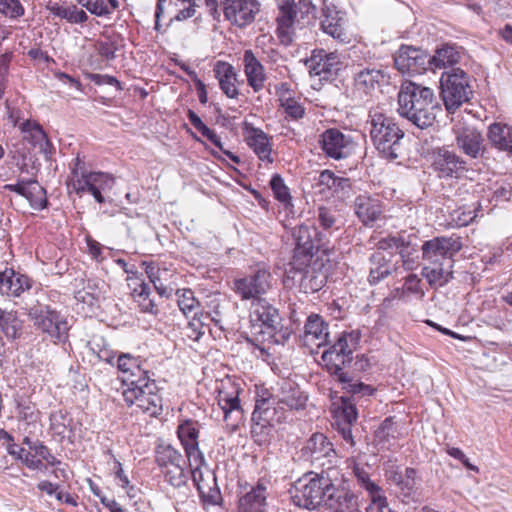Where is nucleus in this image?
I'll use <instances>...</instances> for the list:
<instances>
[{
	"mask_svg": "<svg viewBox=\"0 0 512 512\" xmlns=\"http://www.w3.org/2000/svg\"><path fill=\"white\" fill-rule=\"evenodd\" d=\"M397 65L412 69L417 65L424 64L422 51L413 47L402 46L398 56L395 59Z\"/></svg>",
	"mask_w": 512,
	"mask_h": 512,
	"instance_id": "49530a36",
	"label": "nucleus"
},
{
	"mask_svg": "<svg viewBox=\"0 0 512 512\" xmlns=\"http://www.w3.org/2000/svg\"><path fill=\"white\" fill-rule=\"evenodd\" d=\"M434 172L440 179H460L468 171L467 161L448 147H438L432 153Z\"/></svg>",
	"mask_w": 512,
	"mask_h": 512,
	"instance_id": "f8f14e48",
	"label": "nucleus"
},
{
	"mask_svg": "<svg viewBox=\"0 0 512 512\" xmlns=\"http://www.w3.org/2000/svg\"><path fill=\"white\" fill-rule=\"evenodd\" d=\"M155 459L157 464L163 469L176 462H183V456L171 445H160L156 449Z\"/></svg>",
	"mask_w": 512,
	"mask_h": 512,
	"instance_id": "8fccbe9b",
	"label": "nucleus"
},
{
	"mask_svg": "<svg viewBox=\"0 0 512 512\" xmlns=\"http://www.w3.org/2000/svg\"><path fill=\"white\" fill-rule=\"evenodd\" d=\"M20 128L24 133V139L31 142L34 146L38 145L47 136L42 126L33 120L25 121Z\"/></svg>",
	"mask_w": 512,
	"mask_h": 512,
	"instance_id": "3c124183",
	"label": "nucleus"
},
{
	"mask_svg": "<svg viewBox=\"0 0 512 512\" xmlns=\"http://www.w3.org/2000/svg\"><path fill=\"white\" fill-rule=\"evenodd\" d=\"M281 107L284 109L286 114V118H290L292 120H298L304 117L305 108L302 104L293 97L282 98Z\"/></svg>",
	"mask_w": 512,
	"mask_h": 512,
	"instance_id": "13d9d810",
	"label": "nucleus"
},
{
	"mask_svg": "<svg viewBox=\"0 0 512 512\" xmlns=\"http://www.w3.org/2000/svg\"><path fill=\"white\" fill-rule=\"evenodd\" d=\"M218 404L221 407L225 420L228 419L229 415L236 412L241 415V406L238 395L228 394L227 392L220 391L218 396Z\"/></svg>",
	"mask_w": 512,
	"mask_h": 512,
	"instance_id": "864d4df0",
	"label": "nucleus"
},
{
	"mask_svg": "<svg viewBox=\"0 0 512 512\" xmlns=\"http://www.w3.org/2000/svg\"><path fill=\"white\" fill-rule=\"evenodd\" d=\"M113 184L114 179L111 175L103 172H93L81 179H74L71 187L78 196L81 197L84 193H90L96 202L102 204L106 201L102 191L111 189Z\"/></svg>",
	"mask_w": 512,
	"mask_h": 512,
	"instance_id": "f3484780",
	"label": "nucleus"
},
{
	"mask_svg": "<svg viewBox=\"0 0 512 512\" xmlns=\"http://www.w3.org/2000/svg\"><path fill=\"white\" fill-rule=\"evenodd\" d=\"M177 434L184 448L199 444V429L197 422H194L192 420L184 421L182 424L178 426Z\"/></svg>",
	"mask_w": 512,
	"mask_h": 512,
	"instance_id": "de8ad7c7",
	"label": "nucleus"
},
{
	"mask_svg": "<svg viewBox=\"0 0 512 512\" xmlns=\"http://www.w3.org/2000/svg\"><path fill=\"white\" fill-rule=\"evenodd\" d=\"M24 198L29 201L30 206L35 210H43L48 204L46 191L37 183L36 180H32L31 184L27 188Z\"/></svg>",
	"mask_w": 512,
	"mask_h": 512,
	"instance_id": "09e8293b",
	"label": "nucleus"
},
{
	"mask_svg": "<svg viewBox=\"0 0 512 512\" xmlns=\"http://www.w3.org/2000/svg\"><path fill=\"white\" fill-rule=\"evenodd\" d=\"M302 451L304 455L309 456L313 461H319L322 458H329L335 455L333 444L322 433H314Z\"/></svg>",
	"mask_w": 512,
	"mask_h": 512,
	"instance_id": "72a5a7b5",
	"label": "nucleus"
},
{
	"mask_svg": "<svg viewBox=\"0 0 512 512\" xmlns=\"http://www.w3.org/2000/svg\"><path fill=\"white\" fill-rule=\"evenodd\" d=\"M463 244L459 236H440L425 241L422 245L423 260L436 262L453 261L454 256L462 249Z\"/></svg>",
	"mask_w": 512,
	"mask_h": 512,
	"instance_id": "4468645a",
	"label": "nucleus"
},
{
	"mask_svg": "<svg viewBox=\"0 0 512 512\" xmlns=\"http://www.w3.org/2000/svg\"><path fill=\"white\" fill-rule=\"evenodd\" d=\"M71 421L67 412L64 410H57L50 414V428L57 436H65Z\"/></svg>",
	"mask_w": 512,
	"mask_h": 512,
	"instance_id": "5fc2aeb1",
	"label": "nucleus"
},
{
	"mask_svg": "<svg viewBox=\"0 0 512 512\" xmlns=\"http://www.w3.org/2000/svg\"><path fill=\"white\" fill-rule=\"evenodd\" d=\"M359 341V332H344L323 352L321 358L330 375L335 377L345 393L362 398L372 396L376 389L360 381L349 370H345L351 366V354L357 349Z\"/></svg>",
	"mask_w": 512,
	"mask_h": 512,
	"instance_id": "f257e3e1",
	"label": "nucleus"
},
{
	"mask_svg": "<svg viewBox=\"0 0 512 512\" xmlns=\"http://www.w3.org/2000/svg\"><path fill=\"white\" fill-rule=\"evenodd\" d=\"M386 476L404 496H411L415 492L417 471L414 468L407 467L404 472H401L398 467H391L386 472Z\"/></svg>",
	"mask_w": 512,
	"mask_h": 512,
	"instance_id": "f704fd0d",
	"label": "nucleus"
},
{
	"mask_svg": "<svg viewBox=\"0 0 512 512\" xmlns=\"http://www.w3.org/2000/svg\"><path fill=\"white\" fill-rule=\"evenodd\" d=\"M184 450L191 469L201 468L205 464V458L199 449V444L185 447Z\"/></svg>",
	"mask_w": 512,
	"mask_h": 512,
	"instance_id": "0e129e2a",
	"label": "nucleus"
},
{
	"mask_svg": "<svg viewBox=\"0 0 512 512\" xmlns=\"http://www.w3.org/2000/svg\"><path fill=\"white\" fill-rule=\"evenodd\" d=\"M80 3L90 13H92L96 16L110 15L109 10L107 8V3L105 0H80Z\"/></svg>",
	"mask_w": 512,
	"mask_h": 512,
	"instance_id": "774afa93",
	"label": "nucleus"
},
{
	"mask_svg": "<svg viewBox=\"0 0 512 512\" xmlns=\"http://www.w3.org/2000/svg\"><path fill=\"white\" fill-rule=\"evenodd\" d=\"M25 9L19 0H0V13L11 19L24 15Z\"/></svg>",
	"mask_w": 512,
	"mask_h": 512,
	"instance_id": "bf43d9fd",
	"label": "nucleus"
},
{
	"mask_svg": "<svg viewBox=\"0 0 512 512\" xmlns=\"http://www.w3.org/2000/svg\"><path fill=\"white\" fill-rule=\"evenodd\" d=\"M384 70L366 67L357 72L354 76V87L356 91L370 95L376 88L385 81Z\"/></svg>",
	"mask_w": 512,
	"mask_h": 512,
	"instance_id": "cd10ccee",
	"label": "nucleus"
},
{
	"mask_svg": "<svg viewBox=\"0 0 512 512\" xmlns=\"http://www.w3.org/2000/svg\"><path fill=\"white\" fill-rule=\"evenodd\" d=\"M261 5L257 0H224L223 13L231 24L244 28L254 22Z\"/></svg>",
	"mask_w": 512,
	"mask_h": 512,
	"instance_id": "dca6fc26",
	"label": "nucleus"
},
{
	"mask_svg": "<svg viewBox=\"0 0 512 512\" xmlns=\"http://www.w3.org/2000/svg\"><path fill=\"white\" fill-rule=\"evenodd\" d=\"M23 323L15 311L0 308V329L11 340L17 339L22 333Z\"/></svg>",
	"mask_w": 512,
	"mask_h": 512,
	"instance_id": "a19ab883",
	"label": "nucleus"
},
{
	"mask_svg": "<svg viewBox=\"0 0 512 512\" xmlns=\"http://www.w3.org/2000/svg\"><path fill=\"white\" fill-rule=\"evenodd\" d=\"M245 140L247 145L258 156L259 160L269 164L273 162V158L271 157L272 146L268 135L264 133L263 130L246 124Z\"/></svg>",
	"mask_w": 512,
	"mask_h": 512,
	"instance_id": "5701e85b",
	"label": "nucleus"
},
{
	"mask_svg": "<svg viewBox=\"0 0 512 512\" xmlns=\"http://www.w3.org/2000/svg\"><path fill=\"white\" fill-rule=\"evenodd\" d=\"M487 138L493 148L512 156V126L494 122L488 127Z\"/></svg>",
	"mask_w": 512,
	"mask_h": 512,
	"instance_id": "c85d7f7f",
	"label": "nucleus"
},
{
	"mask_svg": "<svg viewBox=\"0 0 512 512\" xmlns=\"http://www.w3.org/2000/svg\"><path fill=\"white\" fill-rule=\"evenodd\" d=\"M127 281L131 295L138 303L141 312L157 315L159 311L158 305L150 298L149 285L140 276H128Z\"/></svg>",
	"mask_w": 512,
	"mask_h": 512,
	"instance_id": "4be33fe9",
	"label": "nucleus"
},
{
	"mask_svg": "<svg viewBox=\"0 0 512 512\" xmlns=\"http://www.w3.org/2000/svg\"><path fill=\"white\" fill-rule=\"evenodd\" d=\"M441 97L446 110L455 112L462 104L468 102L473 90L469 83V77L460 68H452L442 74L440 79Z\"/></svg>",
	"mask_w": 512,
	"mask_h": 512,
	"instance_id": "0eeeda50",
	"label": "nucleus"
},
{
	"mask_svg": "<svg viewBox=\"0 0 512 512\" xmlns=\"http://www.w3.org/2000/svg\"><path fill=\"white\" fill-rule=\"evenodd\" d=\"M272 284L273 277L270 271L264 266L257 265L249 274L234 279L232 289L241 300L253 302L264 299L262 296L272 288Z\"/></svg>",
	"mask_w": 512,
	"mask_h": 512,
	"instance_id": "9d476101",
	"label": "nucleus"
},
{
	"mask_svg": "<svg viewBox=\"0 0 512 512\" xmlns=\"http://www.w3.org/2000/svg\"><path fill=\"white\" fill-rule=\"evenodd\" d=\"M276 32L303 29L309 22L314 6L310 0H277Z\"/></svg>",
	"mask_w": 512,
	"mask_h": 512,
	"instance_id": "9b49d317",
	"label": "nucleus"
},
{
	"mask_svg": "<svg viewBox=\"0 0 512 512\" xmlns=\"http://www.w3.org/2000/svg\"><path fill=\"white\" fill-rule=\"evenodd\" d=\"M353 474L361 488L367 491L368 495L378 493L382 488L370 479L368 471L359 464H354Z\"/></svg>",
	"mask_w": 512,
	"mask_h": 512,
	"instance_id": "6e6d98bb",
	"label": "nucleus"
},
{
	"mask_svg": "<svg viewBox=\"0 0 512 512\" xmlns=\"http://www.w3.org/2000/svg\"><path fill=\"white\" fill-rule=\"evenodd\" d=\"M27 309L34 326L45 333L54 343H64L68 339L69 325L64 316L42 304L39 300Z\"/></svg>",
	"mask_w": 512,
	"mask_h": 512,
	"instance_id": "6e6552de",
	"label": "nucleus"
},
{
	"mask_svg": "<svg viewBox=\"0 0 512 512\" xmlns=\"http://www.w3.org/2000/svg\"><path fill=\"white\" fill-rule=\"evenodd\" d=\"M276 398L279 404L289 409H304L308 396L302 391L297 383L291 380H283L279 386Z\"/></svg>",
	"mask_w": 512,
	"mask_h": 512,
	"instance_id": "b1692460",
	"label": "nucleus"
},
{
	"mask_svg": "<svg viewBox=\"0 0 512 512\" xmlns=\"http://www.w3.org/2000/svg\"><path fill=\"white\" fill-rule=\"evenodd\" d=\"M275 415V408L271 406L269 399H258L255 403V408L252 413V421L261 428L271 425Z\"/></svg>",
	"mask_w": 512,
	"mask_h": 512,
	"instance_id": "c03bdc74",
	"label": "nucleus"
},
{
	"mask_svg": "<svg viewBox=\"0 0 512 512\" xmlns=\"http://www.w3.org/2000/svg\"><path fill=\"white\" fill-rule=\"evenodd\" d=\"M370 260V272L368 276V282L371 285H376L386 277H388L393 271L396 270L398 261L392 262V255L389 253L386 255L381 251H375L369 258Z\"/></svg>",
	"mask_w": 512,
	"mask_h": 512,
	"instance_id": "393cba45",
	"label": "nucleus"
},
{
	"mask_svg": "<svg viewBox=\"0 0 512 512\" xmlns=\"http://www.w3.org/2000/svg\"><path fill=\"white\" fill-rule=\"evenodd\" d=\"M376 246V251H381L386 255L390 253L392 255V258L394 257L393 251L398 252L403 263L405 262L404 257L409 253L408 243H406L403 238L397 236H388L381 238L377 242Z\"/></svg>",
	"mask_w": 512,
	"mask_h": 512,
	"instance_id": "79ce46f5",
	"label": "nucleus"
},
{
	"mask_svg": "<svg viewBox=\"0 0 512 512\" xmlns=\"http://www.w3.org/2000/svg\"><path fill=\"white\" fill-rule=\"evenodd\" d=\"M176 295L178 307L186 317L198 315L200 305L191 289H178Z\"/></svg>",
	"mask_w": 512,
	"mask_h": 512,
	"instance_id": "a18cd8bd",
	"label": "nucleus"
},
{
	"mask_svg": "<svg viewBox=\"0 0 512 512\" xmlns=\"http://www.w3.org/2000/svg\"><path fill=\"white\" fill-rule=\"evenodd\" d=\"M193 482L197 486L200 497L204 502L216 504L220 496L216 487V477L211 471H207L208 481L205 480L201 468L191 469Z\"/></svg>",
	"mask_w": 512,
	"mask_h": 512,
	"instance_id": "2f4dec72",
	"label": "nucleus"
},
{
	"mask_svg": "<svg viewBox=\"0 0 512 512\" xmlns=\"http://www.w3.org/2000/svg\"><path fill=\"white\" fill-rule=\"evenodd\" d=\"M305 342L317 347L329 343L328 324L318 314H311L305 323Z\"/></svg>",
	"mask_w": 512,
	"mask_h": 512,
	"instance_id": "7c9ffc66",
	"label": "nucleus"
},
{
	"mask_svg": "<svg viewBox=\"0 0 512 512\" xmlns=\"http://www.w3.org/2000/svg\"><path fill=\"white\" fill-rule=\"evenodd\" d=\"M455 145L469 159H483L487 147L482 133L472 126L455 125L453 127Z\"/></svg>",
	"mask_w": 512,
	"mask_h": 512,
	"instance_id": "ddd939ff",
	"label": "nucleus"
},
{
	"mask_svg": "<svg viewBox=\"0 0 512 512\" xmlns=\"http://www.w3.org/2000/svg\"><path fill=\"white\" fill-rule=\"evenodd\" d=\"M184 463L185 461L183 460V462H176L162 469L166 481L174 487H180L186 483Z\"/></svg>",
	"mask_w": 512,
	"mask_h": 512,
	"instance_id": "603ef678",
	"label": "nucleus"
},
{
	"mask_svg": "<svg viewBox=\"0 0 512 512\" xmlns=\"http://www.w3.org/2000/svg\"><path fill=\"white\" fill-rule=\"evenodd\" d=\"M317 219L320 227L324 230L334 228L337 223L335 213L331 209L323 206L318 209Z\"/></svg>",
	"mask_w": 512,
	"mask_h": 512,
	"instance_id": "338daca9",
	"label": "nucleus"
},
{
	"mask_svg": "<svg viewBox=\"0 0 512 512\" xmlns=\"http://www.w3.org/2000/svg\"><path fill=\"white\" fill-rule=\"evenodd\" d=\"M270 186L275 198L278 201H280L284 205L290 204L291 195L289 189L285 185L283 178L279 174H275L272 176L270 180Z\"/></svg>",
	"mask_w": 512,
	"mask_h": 512,
	"instance_id": "4d7b16f0",
	"label": "nucleus"
},
{
	"mask_svg": "<svg viewBox=\"0 0 512 512\" xmlns=\"http://www.w3.org/2000/svg\"><path fill=\"white\" fill-rule=\"evenodd\" d=\"M31 287L30 280L19 273L10 271L0 273V292L8 296H19L22 292Z\"/></svg>",
	"mask_w": 512,
	"mask_h": 512,
	"instance_id": "e433bc0d",
	"label": "nucleus"
},
{
	"mask_svg": "<svg viewBox=\"0 0 512 512\" xmlns=\"http://www.w3.org/2000/svg\"><path fill=\"white\" fill-rule=\"evenodd\" d=\"M433 90L415 82H404L398 93V112L416 127L432 126L440 110Z\"/></svg>",
	"mask_w": 512,
	"mask_h": 512,
	"instance_id": "f03ea898",
	"label": "nucleus"
},
{
	"mask_svg": "<svg viewBox=\"0 0 512 512\" xmlns=\"http://www.w3.org/2000/svg\"><path fill=\"white\" fill-rule=\"evenodd\" d=\"M326 507L332 512H361L359 497L343 481L335 482Z\"/></svg>",
	"mask_w": 512,
	"mask_h": 512,
	"instance_id": "a211bd4d",
	"label": "nucleus"
},
{
	"mask_svg": "<svg viewBox=\"0 0 512 512\" xmlns=\"http://www.w3.org/2000/svg\"><path fill=\"white\" fill-rule=\"evenodd\" d=\"M345 17L334 5H324L322 8L321 28L323 32H337L343 29Z\"/></svg>",
	"mask_w": 512,
	"mask_h": 512,
	"instance_id": "ea45409f",
	"label": "nucleus"
},
{
	"mask_svg": "<svg viewBox=\"0 0 512 512\" xmlns=\"http://www.w3.org/2000/svg\"><path fill=\"white\" fill-rule=\"evenodd\" d=\"M316 265L317 261H312L304 269L294 270L302 274L301 286L312 292L319 291L326 282V274L321 269H317Z\"/></svg>",
	"mask_w": 512,
	"mask_h": 512,
	"instance_id": "58836bf2",
	"label": "nucleus"
},
{
	"mask_svg": "<svg viewBox=\"0 0 512 512\" xmlns=\"http://www.w3.org/2000/svg\"><path fill=\"white\" fill-rule=\"evenodd\" d=\"M202 136L206 137L210 142H212L216 147H218L225 155H227L234 163H240V158L233 154L232 152L225 150L223 148L221 138L217 135V133L210 129L208 126L202 129L200 132Z\"/></svg>",
	"mask_w": 512,
	"mask_h": 512,
	"instance_id": "052dcab7",
	"label": "nucleus"
},
{
	"mask_svg": "<svg viewBox=\"0 0 512 512\" xmlns=\"http://www.w3.org/2000/svg\"><path fill=\"white\" fill-rule=\"evenodd\" d=\"M421 275L432 288L443 287L453 278V261L436 262L425 260Z\"/></svg>",
	"mask_w": 512,
	"mask_h": 512,
	"instance_id": "aec40b11",
	"label": "nucleus"
},
{
	"mask_svg": "<svg viewBox=\"0 0 512 512\" xmlns=\"http://www.w3.org/2000/svg\"><path fill=\"white\" fill-rule=\"evenodd\" d=\"M244 72L248 85L254 92H259L264 88L266 74L264 66L255 57L251 50H246L243 55Z\"/></svg>",
	"mask_w": 512,
	"mask_h": 512,
	"instance_id": "bb28decb",
	"label": "nucleus"
},
{
	"mask_svg": "<svg viewBox=\"0 0 512 512\" xmlns=\"http://www.w3.org/2000/svg\"><path fill=\"white\" fill-rule=\"evenodd\" d=\"M213 71L223 93L229 98H237L239 91L236 86L237 74L234 67L227 62L218 61Z\"/></svg>",
	"mask_w": 512,
	"mask_h": 512,
	"instance_id": "473e14b6",
	"label": "nucleus"
},
{
	"mask_svg": "<svg viewBox=\"0 0 512 512\" xmlns=\"http://www.w3.org/2000/svg\"><path fill=\"white\" fill-rule=\"evenodd\" d=\"M318 235L319 232L314 226L301 224L293 228L292 236L295 247L289 263L291 270L304 269L313 261L315 254L321 247Z\"/></svg>",
	"mask_w": 512,
	"mask_h": 512,
	"instance_id": "1a4fd4ad",
	"label": "nucleus"
},
{
	"mask_svg": "<svg viewBox=\"0 0 512 512\" xmlns=\"http://www.w3.org/2000/svg\"><path fill=\"white\" fill-rule=\"evenodd\" d=\"M11 59L12 53L10 52H6L0 56V99H2L5 94Z\"/></svg>",
	"mask_w": 512,
	"mask_h": 512,
	"instance_id": "680f3d73",
	"label": "nucleus"
},
{
	"mask_svg": "<svg viewBox=\"0 0 512 512\" xmlns=\"http://www.w3.org/2000/svg\"><path fill=\"white\" fill-rule=\"evenodd\" d=\"M117 368L122 373V382L126 386L135 384L137 380L149 376V372L141 367L140 360L131 354L119 355Z\"/></svg>",
	"mask_w": 512,
	"mask_h": 512,
	"instance_id": "a878e982",
	"label": "nucleus"
},
{
	"mask_svg": "<svg viewBox=\"0 0 512 512\" xmlns=\"http://www.w3.org/2000/svg\"><path fill=\"white\" fill-rule=\"evenodd\" d=\"M266 484L258 481L256 486L239 499L238 512H264L266 506Z\"/></svg>",
	"mask_w": 512,
	"mask_h": 512,
	"instance_id": "c756f323",
	"label": "nucleus"
},
{
	"mask_svg": "<svg viewBox=\"0 0 512 512\" xmlns=\"http://www.w3.org/2000/svg\"><path fill=\"white\" fill-rule=\"evenodd\" d=\"M354 211L365 226H370L381 216L382 202L376 196L361 194L354 201Z\"/></svg>",
	"mask_w": 512,
	"mask_h": 512,
	"instance_id": "412c9836",
	"label": "nucleus"
},
{
	"mask_svg": "<svg viewBox=\"0 0 512 512\" xmlns=\"http://www.w3.org/2000/svg\"><path fill=\"white\" fill-rule=\"evenodd\" d=\"M464 55L465 51L462 47L447 43L438 48L428 62L435 68L451 67L459 63Z\"/></svg>",
	"mask_w": 512,
	"mask_h": 512,
	"instance_id": "c9c22d12",
	"label": "nucleus"
},
{
	"mask_svg": "<svg viewBox=\"0 0 512 512\" xmlns=\"http://www.w3.org/2000/svg\"><path fill=\"white\" fill-rule=\"evenodd\" d=\"M143 265H145V272L147 274V277L149 278V281L153 284L154 289L158 293L160 297L169 298L171 297L173 293V288L169 285L165 284L166 276L168 275L167 269H161L158 265H155L154 263H146L143 262Z\"/></svg>",
	"mask_w": 512,
	"mask_h": 512,
	"instance_id": "4c0bfd02",
	"label": "nucleus"
},
{
	"mask_svg": "<svg viewBox=\"0 0 512 512\" xmlns=\"http://www.w3.org/2000/svg\"><path fill=\"white\" fill-rule=\"evenodd\" d=\"M333 414L335 423L353 424L358 417L355 404L350 397L346 396L340 398V405L333 410Z\"/></svg>",
	"mask_w": 512,
	"mask_h": 512,
	"instance_id": "37998d69",
	"label": "nucleus"
},
{
	"mask_svg": "<svg viewBox=\"0 0 512 512\" xmlns=\"http://www.w3.org/2000/svg\"><path fill=\"white\" fill-rule=\"evenodd\" d=\"M128 406H136L142 412L155 417L162 413V397L155 380L146 376L137 383L127 386L122 392Z\"/></svg>",
	"mask_w": 512,
	"mask_h": 512,
	"instance_id": "423d86ee",
	"label": "nucleus"
},
{
	"mask_svg": "<svg viewBox=\"0 0 512 512\" xmlns=\"http://www.w3.org/2000/svg\"><path fill=\"white\" fill-rule=\"evenodd\" d=\"M331 474H338L336 469H328L321 473L310 472L296 482L293 502L305 509H315L322 503L326 506L328 494L332 491L337 479Z\"/></svg>",
	"mask_w": 512,
	"mask_h": 512,
	"instance_id": "39448f33",
	"label": "nucleus"
},
{
	"mask_svg": "<svg viewBox=\"0 0 512 512\" xmlns=\"http://www.w3.org/2000/svg\"><path fill=\"white\" fill-rule=\"evenodd\" d=\"M367 124L371 141L379 154L387 160L398 158L404 131L396 120L375 108L369 111Z\"/></svg>",
	"mask_w": 512,
	"mask_h": 512,
	"instance_id": "20e7f679",
	"label": "nucleus"
},
{
	"mask_svg": "<svg viewBox=\"0 0 512 512\" xmlns=\"http://www.w3.org/2000/svg\"><path fill=\"white\" fill-rule=\"evenodd\" d=\"M319 146L326 157L334 160L349 157L355 148L352 137L336 128L327 129L320 135Z\"/></svg>",
	"mask_w": 512,
	"mask_h": 512,
	"instance_id": "2eb2a0df",
	"label": "nucleus"
},
{
	"mask_svg": "<svg viewBox=\"0 0 512 512\" xmlns=\"http://www.w3.org/2000/svg\"><path fill=\"white\" fill-rule=\"evenodd\" d=\"M305 65L311 76H318L320 80H330L337 75L339 62L334 54H326L324 51H314Z\"/></svg>",
	"mask_w": 512,
	"mask_h": 512,
	"instance_id": "6ab92c4d",
	"label": "nucleus"
},
{
	"mask_svg": "<svg viewBox=\"0 0 512 512\" xmlns=\"http://www.w3.org/2000/svg\"><path fill=\"white\" fill-rule=\"evenodd\" d=\"M476 210L458 209L452 214V221L456 227H464L469 225L476 218Z\"/></svg>",
	"mask_w": 512,
	"mask_h": 512,
	"instance_id": "69168bd1",
	"label": "nucleus"
},
{
	"mask_svg": "<svg viewBox=\"0 0 512 512\" xmlns=\"http://www.w3.org/2000/svg\"><path fill=\"white\" fill-rule=\"evenodd\" d=\"M371 503L366 508V512H392L388 506L387 499L382 489L378 493L369 495Z\"/></svg>",
	"mask_w": 512,
	"mask_h": 512,
	"instance_id": "e2e57ef3",
	"label": "nucleus"
},
{
	"mask_svg": "<svg viewBox=\"0 0 512 512\" xmlns=\"http://www.w3.org/2000/svg\"><path fill=\"white\" fill-rule=\"evenodd\" d=\"M251 334L258 341L284 344L290 337L288 329H283L279 310L266 298L254 300L249 310Z\"/></svg>",
	"mask_w": 512,
	"mask_h": 512,
	"instance_id": "7ed1b4c3",
	"label": "nucleus"
}]
</instances>
